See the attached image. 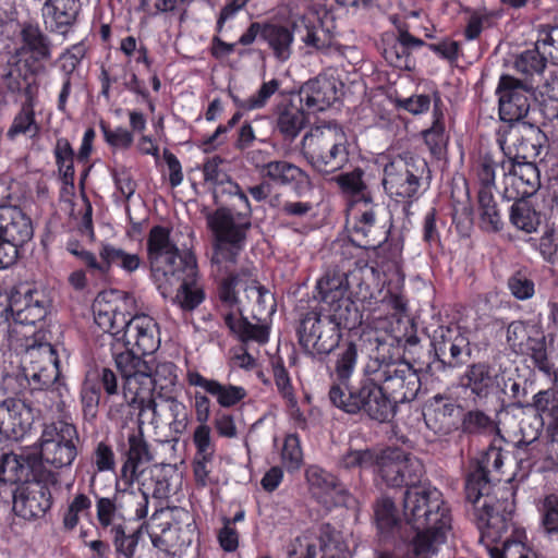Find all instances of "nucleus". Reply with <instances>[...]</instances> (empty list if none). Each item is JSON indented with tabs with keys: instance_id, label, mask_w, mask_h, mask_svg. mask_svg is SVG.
<instances>
[{
	"instance_id": "1",
	"label": "nucleus",
	"mask_w": 558,
	"mask_h": 558,
	"mask_svg": "<svg viewBox=\"0 0 558 558\" xmlns=\"http://www.w3.org/2000/svg\"><path fill=\"white\" fill-rule=\"evenodd\" d=\"M114 362L122 378L123 402L111 405L109 416L122 418L124 410L136 409L151 412L150 424L157 422L158 412L155 392L159 398L171 396L178 381L177 366L172 362L158 363L153 367L134 352H120Z\"/></svg>"
},
{
	"instance_id": "2",
	"label": "nucleus",
	"mask_w": 558,
	"mask_h": 558,
	"mask_svg": "<svg viewBox=\"0 0 558 558\" xmlns=\"http://www.w3.org/2000/svg\"><path fill=\"white\" fill-rule=\"evenodd\" d=\"M403 515L416 531L409 545V558H434L437 545L442 543L451 526L449 509L442 494L430 485L407 488L403 496Z\"/></svg>"
},
{
	"instance_id": "3",
	"label": "nucleus",
	"mask_w": 558,
	"mask_h": 558,
	"mask_svg": "<svg viewBox=\"0 0 558 558\" xmlns=\"http://www.w3.org/2000/svg\"><path fill=\"white\" fill-rule=\"evenodd\" d=\"M504 464V454L500 448L492 446L477 462L465 481V500L470 506L469 514L481 530L482 539L489 543L502 541L508 532L510 511H507L508 501L500 502L492 495V484L488 478L490 470L499 471Z\"/></svg>"
},
{
	"instance_id": "4",
	"label": "nucleus",
	"mask_w": 558,
	"mask_h": 558,
	"mask_svg": "<svg viewBox=\"0 0 558 558\" xmlns=\"http://www.w3.org/2000/svg\"><path fill=\"white\" fill-rule=\"evenodd\" d=\"M226 190L244 203L245 211L220 206L207 216V225L215 236L211 263L217 274L228 272L236 267L252 228V210L246 194L235 182H229Z\"/></svg>"
},
{
	"instance_id": "5",
	"label": "nucleus",
	"mask_w": 558,
	"mask_h": 558,
	"mask_svg": "<svg viewBox=\"0 0 558 558\" xmlns=\"http://www.w3.org/2000/svg\"><path fill=\"white\" fill-rule=\"evenodd\" d=\"M366 340L369 345L367 374L376 376L397 407L413 401L421 389V378L409 362L393 357L395 342L400 343L401 339L373 333Z\"/></svg>"
},
{
	"instance_id": "6",
	"label": "nucleus",
	"mask_w": 558,
	"mask_h": 558,
	"mask_svg": "<svg viewBox=\"0 0 558 558\" xmlns=\"http://www.w3.org/2000/svg\"><path fill=\"white\" fill-rule=\"evenodd\" d=\"M328 398L333 407L348 414L362 413L379 423L392 420L398 410L376 376L367 374V364L356 385H331Z\"/></svg>"
},
{
	"instance_id": "7",
	"label": "nucleus",
	"mask_w": 558,
	"mask_h": 558,
	"mask_svg": "<svg viewBox=\"0 0 558 558\" xmlns=\"http://www.w3.org/2000/svg\"><path fill=\"white\" fill-rule=\"evenodd\" d=\"M348 137L337 124L311 129L302 140V153L311 167L323 175L342 170L349 162Z\"/></svg>"
},
{
	"instance_id": "8",
	"label": "nucleus",
	"mask_w": 558,
	"mask_h": 558,
	"mask_svg": "<svg viewBox=\"0 0 558 558\" xmlns=\"http://www.w3.org/2000/svg\"><path fill=\"white\" fill-rule=\"evenodd\" d=\"M217 276L220 277L219 300L225 306L235 308L241 314L242 300L238 292L242 288L247 301L254 305V317L260 319L262 315L275 312L274 294L257 281L254 267H233L231 271L218 272Z\"/></svg>"
},
{
	"instance_id": "9",
	"label": "nucleus",
	"mask_w": 558,
	"mask_h": 558,
	"mask_svg": "<svg viewBox=\"0 0 558 558\" xmlns=\"http://www.w3.org/2000/svg\"><path fill=\"white\" fill-rule=\"evenodd\" d=\"M147 255L154 281H173L182 275L194 271L195 258L191 254H180L177 244L170 239V230L162 226L150 229L147 238Z\"/></svg>"
},
{
	"instance_id": "10",
	"label": "nucleus",
	"mask_w": 558,
	"mask_h": 558,
	"mask_svg": "<svg viewBox=\"0 0 558 558\" xmlns=\"http://www.w3.org/2000/svg\"><path fill=\"white\" fill-rule=\"evenodd\" d=\"M383 186L397 202L412 203L421 195L422 181L429 174L424 159L397 156L384 166Z\"/></svg>"
},
{
	"instance_id": "11",
	"label": "nucleus",
	"mask_w": 558,
	"mask_h": 558,
	"mask_svg": "<svg viewBox=\"0 0 558 558\" xmlns=\"http://www.w3.org/2000/svg\"><path fill=\"white\" fill-rule=\"evenodd\" d=\"M78 441L77 429L72 423L58 420L44 424L38 440L41 462L54 469L70 466L77 456Z\"/></svg>"
},
{
	"instance_id": "12",
	"label": "nucleus",
	"mask_w": 558,
	"mask_h": 558,
	"mask_svg": "<svg viewBox=\"0 0 558 558\" xmlns=\"http://www.w3.org/2000/svg\"><path fill=\"white\" fill-rule=\"evenodd\" d=\"M545 142V133L537 125L525 121L507 124L497 134L505 161L533 160L541 154Z\"/></svg>"
},
{
	"instance_id": "13",
	"label": "nucleus",
	"mask_w": 558,
	"mask_h": 558,
	"mask_svg": "<svg viewBox=\"0 0 558 558\" xmlns=\"http://www.w3.org/2000/svg\"><path fill=\"white\" fill-rule=\"evenodd\" d=\"M29 390L44 391L57 384L60 369L59 357L54 347L49 342H40L27 347L23 355L22 372Z\"/></svg>"
},
{
	"instance_id": "14",
	"label": "nucleus",
	"mask_w": 558,
	"mask_h": 558,
	"mask_svg": "<svg viewBox=\"0 0 558 558\" xmlns=\"http://www.w3.org/2000/svg\"><path fill=\"white\" fill-rule=\"evenodd\" d=\"M300 344L312 356L328 355L338 345L341 331L317 310L305 314L298 329Z\"/></svg>"
},
{
	"instance_id": "15",
	"label": "nucleus",
	"mask_w": 558,
	"mask_h": 558,
	"mask_svg": "<svg viewBox=\"0 0 558 558\" xmlns=\"http://www.w3.org/2000/svg\"><path fill=\"white\" fill-rule=\"evenodd\" d=\"M496 95L500 120L512 124L522 122L527 116L534 99V87L527 82L504 74L499 78Z\"/></svg>"
},
{
	"instance_id": "16",
	"label": "nucleus",
	"mask_w": 558,
	"mask_h": 558,
	"mask_svg": "<svg viewBox=\"0 0 558 558\" xmlns=\"http://www.w3.org/2000/svg\"><path fill=\"white\" fill-rule=\"evenodd\" d=\"M146 412L138 411L137 427L131 429L126 437V444L121 445L120 452L123 463L120 470V477L128 486L135 482L140 483L142 471L141 465L154 461L155 456L151 446L144 436Z\"/></svg>"
},
{
	"instance_id": "17",
	"label": "nucleus",
	"mask_w": 558,
	"mask_h": 558,
	"mask_svg": "<svg viewBox=\"0 0 558 558\" xmlns=\"http://www.w3.org/2000/svg\"><path fill=\"white\" fill-rule=\"evenodd\" d=\"M46 72L45 64H33L31 60L17 58L9 61V69L2 75V84L8 94L23 96L24 100H38V75Z\"/></svg>"
},
{
	"instance_id": "18",
	"label": "nucleus",
	"mask_w": 558,
	"mask_h": 558,
	"mask_svg": "<svg viewBox=\"0 0 558 558\" xmlns=\"http://www.w3.org/2000/svg\"><path fill=\"white\" fill-rule=\"evenodd\" d=\"M256 168L263 180L279 186H290L299 197L306 196L314 189L310 174L288 160L274 159L256 165Z\"/></svg>"
},
{
	"instance_id": "19",
	"label": "nucleus",
	"mask_w": 558,
	"mask_h": 558,
	"mask_svg": "<svg viewBox=\"0 0 558 558\" xmlns=\"http://www.w3.org/2000/svg\"><path fill=\"white\" fill-rule=\"evenodd\" d=\"M125 351L136 355H148L156 352L160 345L157 323L148 315H136L130 319L122 331Z\"/></svg>"
},
{
	"instance_id": "20",
	"label": "nucleus",
	"mask_w": 558,
	"mask_h": 558,
	"mask_svg": "<svg viewBox=\"0 0 558 558\" xmlns=\"http://www.w3.org/2000/svg\"><path fill=\"white\" fill-rule=\"evenodd\" d=\"M52 505L49 487L40 481H29L13 493V511L25 520L43 518Z\"/></svg>"
},
{
	"instance_id": "21",
	"label": "nucleus",
	"mask_w": 558,
	"mask_h": 558,
	"mask_svg": "<svg viewBox=\"0 0 558 558\" xmlns=\"http://www.w3.org/2000/svg\"><path fill=\"white\" fill-rule=\"evenodd\" d=\"M499 369L487 362H476L468 365L459 377V386L468 392L469 400L475 405L486 403L497 386Z\"/></svg>"
},
{
	"instance_id": "22",
	"label": "nucleus",
	"mask_w": 558,
	"mask_h": 558,
	"mask_svg": "<svg viewBox=\"0 0 558 558\" xmlns=\"http://www.w3.org/2000/svg\"><path fill=\"white\" fill-rule=\"evenodd\" d=\"M500 168L507 180L510 181L513 193L506 187V194L513 198H529L541 187V173L533 160L505 161L501 160Z\"/></svg>"
},
{
	"instance_id": "23",
	"label": "nucleus",
	"mask_w": 558,
	"mask_h": 558,
	"mask_svg": "<svg viewBox=\"0 0 558 558\" xmlns=\"http://www.w3.org/2000/svg\"><path fill=\"white\" fill-rule=\"evenodd\" d=\"M34 423L32 409L21 400L7 399L0 404V434L8 439L21 440Z\"/></svg>"
},
{
	"instance_id": "24",
	"label": "nucleus",
	"mask_w": 558,
	"mask_h": 558,
	"mask_svg": "<svg viewBox=\"0 0 558 558\" xmlns=\"http://www.w3.org/2000/svg\"><path fill=\"white\" fill-rule=\"evenodd\" d=\"M375 205L366 208L349 231L350 241L361 248H377L388 238V230L380 225Z\"/></svg>"
},
{
	"instance_id": "25",
	"label": "nucleus",
	"mask_w": 558,
	"mask_h": 558,
	"mask_svg": "<svg viewBox=\"0 0 558 558\" xmlns=\"http://www.w3.org/2000/svg\"><path fill=\"white\" fill-rule=\"evenodd\" d=\"M123 303L113 292L99 293L93 303L95 323L105 332L119 336L128 323L125 314L121 311Z\"/></svg>"
},
{
	"instance_id": "26",
	"label": "nucleus",
	"mask_w": 558,
	"mask_h": 558,
	"mask_svg": "<svg viewBox=\"0 0 558 558\" xmlns=\"http://www.w3.org/2000/svg\"><path fill=\"white\" fill-rule=\"evenodd\" d=\"M338 99V82L333 76L318 75L300 89V101L307 109L323 111Z\"/></svg>"
},
{
	"instance_id": "27",
	"label": "nucleus",
	"mask_w": 558,
	"mask_h": 558,
	"mask_svg": "<svg viewBox=\"0 0 558 558\" xmlns=\"http://www.w3.org/2000/svg\"><path fill=\"white\" fill-rule=\"evenodd\" d=\"M20 36L21 46L16 49V57L27 54L24 60H31L33 64H44L51 59L52 44L37 24H23Z\"/></svg>"
},
{
	"instance_id": "28",
	"label": "nucleus",
	"mask_w": 558,
	"mask_h": 558,
	"mask_svg": "<svg viewBox=\"0 0 558 558\" xmlns=\"http://www.w3.org/2000/svg\"><path fill=\"white\" fill-rule=\"evenodd\" d=\"M423 46H425L424 40L413 36L409 32L407 23H399L397 25L396 44L385 48L383 54L392 66L411 70L413 68L411 52Z\"/></svg>"
},
{
	"instance_id": "29",
	"label": "nucleus",
	"mask_w": 558,
	"mask_h": 558,
	"mask_svg": "<svg viewBox=\"0 0 558 558\" xmlns=\"http://www.w3.org/2000/svg\"><path fill=\"white\" fill-rule=\"evenodd\" d=\"M31 219L17 208H3L0 213V235L17 248L33 238Z\"/></svg>"
},
{
	"instance_id": "30",
	"label": "nucleus",
	"mask_w": 558,
	"mask_h": 558,
	"mask_svg": "<svg viewBox=\"0 0 558 558\" xmlns=\"http://www.w3.org/2000/svg\"><path fill=\"white\" fill-rule=\"evenodd\" d=\"M197 275L196 262L194 263V271L193 275H189L187 272H183L178 277V279L171 281H156L158 290L162 295H166L170 288L180 284L178 292L174 298V302L183 310V311H193L204 300V292L195 284V278Z\"/></svg>"
},
{
	"instance_id": "31",
	"label": "nucleus",
	"mask_w": 558,
	"mask_h": 558,
	"mask_svg": "<svg viewBox=\"0 0 558 558\" xmlns=\"http://www.w3.org/2000/svg\"><path fill=\"white\" fill-rule=\"evenodd\" d=\"M189 383L215 397L221 408L234 407L247 396L246 390L241 386L221 384L218 380L206 378L197 372L189 373Z\"/></svg>"
},
{
	"instance_id": "32",
	"label": "nucleus",
	"mask_w": 558,
	"mask_h": 558,
	"mask_svg": "<svg viewBox=\"0 0 558 558\" xmlns=\"http://www.w3.org/2000/svg\"><path fill=\"white\" fill-rule=\"evenodd\" d=\"M43 19L48 31L65 36L76 20L75 0H46Z\"/></svg>"
},
{
	"instance_id": "33",
	"label": "nucleus",
	"mask_w": 558,
	"mask_h": 558,
	"mask_svg": "<svg viewBox=\"0 0 558 558\" xmlns=\"http://www.w3.org/2000/svg\"><path fill=\"white\" fill-rule=\"evenodd\" d=\"M306 480L312 495L318 500L328 502H339L345 489L331 473L316 466H310L306 470Z\"/></svg>"
},
{
	"instance_id": "34",
	"label": "nucleus",
	"mask_w": 558,
	"mask_h": 558,
	"mask_svg": "<svg viewBox=\"0 0 558 558\" xmlns=\"http://www.w3.org/2000/svg\"><path fill=\"white\" fill-rule=\"evenodd\" d=\"M292 26L308 47L323 50L329 48L333 43V33L325 27L314 14L312 16L300 15L293 21Z\"/></svg>"
},
{
	"instance_id": "35",
	"label": "nucleus",
	"mask_w": 558,
	"mask_h": 558,
	"mask_svg": "<svg viewBox=\"0 0 558 558\" xmlns=\"http://www.w3.org/2000/svg\"><path fill=\"white\" fill-rule=\"evenodd\" d=\"M439 332L441 340L437 342L436 353L450 356L448 362H442L450 367L463 364L464 357H469L471 353L469 340L457 328H440Z\"/></svg>"
},
{
	"instance_id": "36",
	"label": "nucleus",
	"mask_w": 558,
	"mask_h": 558,
	"mask_svg": "<svg viewBox=\"0 0 558 558\" xmlns=\"http://www.w3.org/2000/svg\"><path fill=\"white\" fill-rule=\"evenodd\" d=\"M36 463L37 459L33 454L3 453L0 458V477L11 484L27 483Z\"/></svg>"
},
{
	"instance_id": "37",
	"label": "nucleus",
	"mask_w": 558,
	"mask_h": 558,
	"mask_svg": "<svg viewBox=\"0 0 558 558\" xmlns=\"http://www.w3.org/2000/svg\"><path fill=\"white\" fill-rule=\"evenodd\" d=\"M306 125L304 110L293 102L277 108L276 130L284 141L292 142Z\"/></svg>"
},
{
	"instance_id": "38",
	"label": "nucleus",
	"mask_w": 558,
	"mask_h": 558,
	"mask_svg": "<svg viewBox=\"0 0 558 558\" xmlns=\"http://www.w3.org/2000/svg\"><path fill=\"white\" fill-rule=\"evenodd\" d=\"M38 100H24L19 111L14 114L12 122L7 131V137L14 141L20 135H26L35 138L40 133V124L36 120L35 108Z\"/></svg>"
},
{
	"instance_id": "39",
	"label": "nucleus",
	"mask_w": 558,
	"mask_h": 558,
	"mask_svg": "<svg viewBox=\"0 0 558 558\" xmlns=\"http://www.w3.org/2000/svg\"><path fill=\"white\" fill-rule=\"evenodd\" d=\"M317 311L326 318H329L332 324L337 325L340 331L341 329H354L361 323L360 312L354 302L348 296L335 303L322 305Z\"/></svg>"
},
{
	"instance_id": "40",
	"label": "nucleus",
	"mask_w": 558,
	"mask_h": 558,
	"mask_svg": "<svg viewBox=\"0 0 558 558\" xmlns=\"http://www.w3.org/2000/svg\"><path fill=\"white\" fill-rule=\"evenodd\" d=\"M365 172L355 168L350 172L340 173L333 178L341 193L354 202H363L369 205L373 202L372 193L364 180Z\"/></svg>"
},
{
	"instance_id": "41",
	"label": "nucleus",
	"mask_w": 558,
	"mask_h": 558,
	"mask_svg": "<svg viewBox=\"0 0 558 558\" xmlns=\"http://www.w3.org/2000/svg\"><path fill=\"white\" fill-rule=\"evenodd\" d=\"M293 29L277 25L264 24L262 38L268 44L269 48L277 60L287 61L292 53Z\"/></svg>"
},
{
	"instance_id": "42",
	"label": "nucleus",
	"mask_w": 558,
	"mask_h": 558,
	"mask_svg": "<svg viewBox=\"0 0 558 558\" xmlns=\"http://www.w3.org/2000/svg\"><path fill=\"white\" fill-rule=\"evenodd\" d=\"M223 319L229 329L244 343L255 341L264 344L268 341L269 328L265 324H252L243 316L236 318L232 312L226 313Z\"/></svg>"
},
{
	"instance_id": "43",
	"label": "nucleus",
	"mask_w": 558,
	"mask_h": 558,
	"mask_svg": "<svg viewBox=\"0 0 558 558\" xmlns=\"http://www.w3.org/2000/svg\"><path fill=\"white\" fill-rule=\"evenodd\" d=\"M349 289L348 278L344 272L327 271L316 284L317 299L323 305L335 303L347 296Z\"/></svg>"
},
{
	"instance_id": "44",
	"label": "nucleus",
	"mask_w": 558,
	"mask_h": 558,
	"mask_svg": "<svg viewBox=\"0 0 558 558\" xmlns=\"http://www.w3.org/2000/svg\"><path fill=\"white\" fill-rule=\"evenodd\" d=\"M99 256L105 259L106 275L116 266L126 274L135 272L142 265L141 257L110 243H101Z\"/></svg>"
},
{
	"instance_id": "45",
	"label": "nucleus",
	"mask_w": 558,
	"mask_h": 558,
	"mask_svg": "<svg viewBox=\"0 0 558 558\" xmlns=\"http://www.w3.org/2000/svg\"><path fill=\"white\" fill-rule=\"evenodd\" d=\"M509 221L517 230L533 233L541 225V213L526 198H519L510 207Z\"/></svg>"
},
{
	"instance_id": "46",
	"label": "nucleus",
	"mask_w": 558,
	"mask_h": 558,
	"mask_svg": "<svg viewBox=\"0 0 558 558\" xmlns=\"http://www.w3.org/2000/svg\"><path fill=\"white\" fill-rule=\"evenodd\" d=\"M480 226L486 232H499L504 221L492 191L478 190Z\"/></svg>"
},
{
	"instance_id": "47",
	"label": "nucleus",
	"mask_w": 558,
	"mask_h": 558,
	"mask_svg": "<svg viewBox=\"0 0 558 558\" xmlns=\"http://www.w3.org/2000/svg\"><path fill=\"white\" fill-rule=\"evenodd\" d=\"M441 99L437 93L434 94V121L429 129L423 132L425 144L434 156L439 157L445 149L447 136L445 133L444 113L440 109Z\"/></svg>"
},
{
	"instance_id": "48",
	"label": "nucleus",
	"mask_w": 558,
	"mask_h": 558,
	"mask_svg": "<svg viewBox=\"0 0 558 558\" xmlns=\"http://www.w3.org/2000/svg\"><path fill=\"white\" fill-rule=\"evenodd\" d=\"M460 428L462 433L468 435H486L496 433L500 439H502L494 418L478 408L468 410L463 413Z\"/></svg>"
},
{
	"instance_id": "49",
	"label": "nucleus",
	"mask_w": 558,
	"mask_h": 558,
	"mask_svg": "<svg viewBox=\"0 0 558 558\" xmlns=\"http://www.w3.org/2000/svg\"><path fill=\"white\" fill-rule=\"evenodd\" d=\"M144 527H147L146 523H143L133 531H128L126 527L120 523L110 527V535L116 551L124 558H134Z\"/></svg>"
},
{
	"instance_id": "50",
	"label": "nucleus",
	"mask_w": 558,
	"mask_h": 558,
	"mask_svg": "<svg viewBox=\"0 0 558 558\" xmlns=\"http://www.w3.org/2000/svg\"><path fill=\"white\" fill-rule=\"evenodd\" d=\"M400 449H387L380 457L376 456L375 465L381 480L391 487L403 486V480L400 477Z\"/></svg>"
},
{
	"instance_id": "51",
	"label": "nucleus",
	"mask_w": 558,
	"mask_h": 558,
	"mask_svg": "<svg viewBox=\"0 0 558 558\" xmlns=\"http://www.w3.org/2000/svg\"><path fill=\"white\" fill-rule=\"evenodd\" d=\"M319 539L323 550L322 558H349L348 545L343 541L341 533L331 524H322Z\"/></svg>"
},
{
	"instance_id": "52",
	"label": "nucleus",
	"mask_w": 558,
	"mask_h": 558,
	"mask_svg": "<svg viewBox=\"0 0 558 558\" xmlns=\"http://www.w3.org/2000/svg\"><path fill=\"white\" fill-rule=\"evenodd\" d=\"M357 363V348L353 342H349L340 348L335 361V374L339 383L332 385H342L350 387L348 381L354 373Z\"/></svg>"
},
{
	"instance_id": "53",
	"label": "nucleus",
	"mask_w": 558,
	"mask_h": 558,
	"mask_svg": "<svg viewBox=\"0 0 558 558\" xmlns=\"http://www.w3.org/2000/svg\"><path fill=\"white\" fill-rule=\"evenodd\" d=\"M280 87L281 81L278 78H271L263 82L256 93L248 98L241 100L238 97L232 96V99L240 109L257 110L264 108L271 96H274Z\"/></svg>"
},
{
	"instance_id": "54",
	"label": "nucleus",
	"mask_w": 558,
	"mask_h": 558,
	"mask_svg": "<svg viewBox=\"0 0 558 558\" xmlns=\"http://www.w3.org/2000/svg\"><path fill=\"white\" fill-rule=\"evenodd\" d=\"M532 407L535 409V414L542 417L546 415L551 424L553 430L558 428V389L549 388L541 390L533 397Z\"/></svg>"
},
{
	"instance_id": "55",
	"label": "nucleus",
	"mask_w": 558,
	"mask_h": 558,
	"mask_svg": "<svg viewBox=\"0 0 558 558\" xmlns=\"http://www.w3.org/2000/svg\"><path fill=\"white\" fill-rule=\"evenodd\" d=\"M541 49L536 43L534 48L518 54L513 63L514 69L525 75L541 74L546 68L545 53L541 52Z\"/></svg>"
},
{
	"instance_id": "56",
	"label": "nucleus",
	"mask_w": 558,
	"mask_h": 558,
	"mask_svg": "<svg viewBox=\"0 0 558 558\" xmlns=\"http://www.w3.org/2000/svg\"><path fill=\"white\" fill-rule=\"evenodd\" d=\"M54 157L59 173L65 184L74 180V150L66 138H58L54 146Z\"/></svg>"
},
{
	"instance_id": "57",
	"label": "nucleus",
	"mask_w": 558,
	"mask_h": 558,
	"mask_svg": "<svg viewBox=\"0 0 558 558\" xmlns=\"http://www.w3.org/2000/svg\"><path fill=\"white\" fill-rule=\"evenodd\" d=\"M92 508V500L85 494H77L69 502L66 509L62 514V525L65 531L74 530L81 517H85L89 513Z\"/></svg>"
},
{
	"instance_id": "58",
	"label": "nucleus",
	"mask_w": 558,
	"mask_h": 558,
	"mask_svg": "<svg viewBox=\"0 0 558 558\" xmlns=\"http://www.w3.org/2000/svg\"><path fill=\"white\" fill-rule=\"evenodd\" d=\"M496 390L500 391L513 405L522 407V400L527 391L524 383L509 376L506 369L499 368Z\"/></svg>"
},
{
	"instance_id": "59",
	"label": "nucleus",
	"mask_w": 558,
	"mask_h": 558,
	"mask_svg": "<svg viewBox=\"0 0 558 558\" xmlns=\"http://www.w3.org/2000/svg\"><path fill=\"white\" fill-rule=\"evenodd\" d=\"M376 453L371 449H348L341 454L338 465L344 470H366L375 465Z\"/></svg>"
},
{
	"instance_id": "60",
	"label": "nucleus",
	"mask_w": 558,
	"mask_h": 558,
	"mask_svg": "<svg viewBox=\"0 0 558 558\" xmlns=\"http://www.w3.org/2000/svg\"><path fill=\"white\" fill-rule=\"evenodd\" d=\"M400 458V477L403 480V486L408 488L420 486L418 483L424 474V465L416 457L405 453L401 450Z\"/></svg>"
},
{
	"instance_id": "61",
	"label": "nucleus",
	"mask_w": 558,
	"mask_h": 558,
	"mask_svg": "<svg viewBox=\"0 0 558 558\" xmlns=\"http://www.w3.org/2000/svg\"><path fill=\"white\" fill-rule=\"evenodd\" d=\"M170 415L169 428L172 433L181 435L186 430L189 424V411L185 404L174 398L172 395L162 398Z\"/></svg>"
},
{
	"instance_id": "62",
	"label": "nucleus",
	"mask_w": 558,
	"mask_h": 558,
	"mask_svg": "<svg viewBox=\"0 0 558 558\" xmlns=\"http://www.w3.org/2000/svg\"><path fill=\"white\" fill-rule=\"evenodd\" d=\"M221 159L214 157L206 161L203 167L204 180L213 183L216 187L214 196L217 199L220 194L228 193L226 190L229 182H233L220 168Z\"/></svg>"
},
{
	"instance_id": "63",
	"label": "nucleus",
	"mask_w": 558,
	"mask_h": 558,
	"mask_svg": "<svg viewBox=\"0 0 558 558\" xmlns=\"http://www.w3.org/2000/svg\"><path fill=\"white\" fill-rule=\"evenodd\" d=\"M542 527L548 537L558 532V497L554 494L547 495L542 502Z\"/></svg>"
},
{
	"instance_id": "64",
	"label": "nucleus",
	"mask_w": 558,
	"mask_h": 558,
	"mask_svg": "<svg viewBox=\"0 0 558 558\" xmlns=\"http://www.w3.org/2000/svg\"><path fill=\"white\" fill-rule=\"evenodd\" d=\"M537 47L547 53L553 63L558 64V25H542Z\"/></svg>"
}]
</instances>
